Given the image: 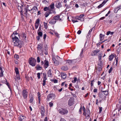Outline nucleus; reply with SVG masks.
Masks as SVG:
<instances>
[{
    "label": "nucleus",
    "mask_w": 121,
    "mask_h": 121,
    "mask_svg": "<svg viewBox=\"0 0 121 121\" xmlns=\"http://www.w3.org/2000/svg\"><path fill=\"white\" fill-rule=\"evenodd\" d=\"M34 99V98L33 97V96H32L31 97V98H30V99L29 100L30 102V103H32Z\"/></svg>",
    "instance_id": "45"
},
{
    "label": "nucleus",
    "mask_w": 121,
    "mask_h": 121,
    "mask_svg": "<svg viewBox=\"0 0 121 121\" xmlns=\"http://www.w3.org/2000/svg\"><path fill=\"white\" fill-rule=\"evenodd\" d=\"M77 59L72 60V64L75 63L78 60H77Z\"/></svg>",
    "instance_id": "43"
},
{
    "label": "nucleus",
    "mask_w": 121,
    "mask_h": 121,
    "mask_svg": "<svg viewBox=\"0 0 121 121\" xmlns=\"http://www.w3.org/2000/svg\"><path fill=\"white\" fill-rule=\"evenodd\" d=\"M43 10L45 11H46L48 10L49 11V10H50V9L49 7H46L44 8Z\"/></svg>",
    "instance_id": "35"
},
{
    "label": "nucleus",
    "mask_w": 121,
    "mask_h": 121,
    "mask_svg": "<svg viewBox=\"0 0 121 121\" xmlns=\"http://www.w3.org/2000/svg\"><path fill=\"white\" fill-rule=\"evenodd\" d=\"M60 17V16L59 15H57L54 16L53 17V19L56 21V20H58L59 19Z\"/></svg>",
    "instance_id": "22"
},
{
    "label": "nucleus",
    "mask_w": 121,
    "mask_h": 121,
    "mask_svg": "<svg viewBox=\"0 0 121 121\" xmlns=\"http://www.w3.org/2000/svg\"><path fill=\"white\" fill-rule=\"evenodd\" d=\"M86 112H87L86 113V114H90V112L89 108H87L86 110Z\"/></svg>",
    "instance_id": "48"
},
{
    "label": "nucleus",
    "mask_w": 121,
    "mask_h": 121,
    "mask_svg": "<svg viewBox=\"0 0 121 121\" xmlns=\"http://www.w3.org/2000/svg\"><path fill=\"white\" fill-rule=\"evenodd\" d=\"M26 33H23L22 35V36L25 40H26Z\"/></svg>",
    "instance_id": "28"
},
{
    "label": "nucleus",
    "mask_w": 121,
    "mask_h": 121,
    "mask_svg": "<svg viewBox=\"0 0 121 121\" xmlns=\"http://www.w3.org/2000/svg\"><path fill=\"white\" fill-rule=\"evenodd\" d=\"M34 10L35 11H34V12H35L37 10V7L35 6H34L32 9H31L30 10Z\"/></svg>",
    "instance_id": "32"
},
{
    "label": "nucleus",
    "mask_w": 121,
    "mask_h": 121,
    "mask_svg": "<svg viewBox=\"0 0 121 121\" xmlns=\"http://www.w3.org/2000/svg\"><path fill=\"white\" fill-rule=\"evenodd\" d=\"M37 77L38 79H40V74L39 73H37Z\"/></svg>",
    "instance_id": "55"
},
{
    "label": "nucleus",
    "mask_w": 121,
    "mask_h": 121,
    "mask_svg": "<svg viewBox=\"0 0 121 121\" xmlns=\"http://www.w3.org/2000/svg\"><path fill=\"white\" fill-rule=\"evenodd\" d=\"M101 92H102L105 95H107L108 94V91H103L102 90L101 91Z\"/></svg>",
    "instance_id": "24"
},
{
    "label": "nucleus",
    "mask_w": 121,
    "mask_h": 121,
    "mask_svg": "<svg viewBox=\"0 0 121 121\" xmlns=\"http://www.w3.org/2000/svg\"><path fill=\"white\" fill-rule=\"evenodd\" d=\"M44 25V27L46 29H47L48 26L47 25V23H46L44 22L43 23Z\"/></svg>",
    "instance_id": "39"
},
{
    "label": "nucleus",
    "mask_w": 121,
    "mask_h": 121,
    "mask_svg": "<svg viewBox=\"0 0 121 121\" xmlns=\"http://www.w3.org/2000/svg\"><path fill=\"white\" fill-rule=\"evenodd\" d=\"M39 24H36V23H35V28L36 29H37L38 28L39 26Z\"/></svg>",
    "instance_id": "57"
},
{
    "label": "nucleus",
    "mask_w": 121,
    "mask_h": 121,
    "mask_svg": "<svg viewBox=\"0 0 121 121\" xmlns=\"http://www.w3.org/2000/svg\"><path fill=\"white\" fill-rule=\"evenodd\" d=\"M28 92L26 90H24L22 92V94L23 98L24 99L27 98V96Z\"/></svg>",
    "instance_id": "4"
},
{
    "label": "nucleus",
    "mask_w": 121,
    "mask_h": 121,
    "mask_svg": "<svg viewBox=\"0 0 121 121\" xmlns=\"http://www.w3.org/2000/svg\"><path fill=\"white\" fill-rule=\"evenodd\" d=\"M49 105L50 107H51L53 106V103L51 102H50L49 104Z\"/></svg>",
    "instance_id": "56"
},
{
    "label": "nucleus",
    "mask_w": 121,
    "mask_h": 121,
    "mask_svg": "<svg viewBox=\"0 0 121 121\" xmlns=\"http://www.w3.org/2000/svg\"><path fill=\"white\" fill-rule=\"evenodd\" d=\"M36 69L37 70H40L41 69L42 67H41L39 65H36Z\"/></svg>",
    "instance_id": "27"
},
{
    "label": "nucleus",
    "mask_w": 121,
    "mask_h": 121,
    "mask_svg": "<svg viewBox=\"0 0 121 121\" xmlns=\"http://www.w3.org/2000/svg\"><path fill=\"white\" fill-rule=\"evenodd\" d=\"M49 14L48 12L47 11L45 13L44 15L45 16V17H47L49 15Z\"/></svg>",
    "instance_id": "42"
},
{
    "label": "nucleus",
    "mask_w": 121,
    "mask_h": 121,
    "mask_svg": "<svg viewBox=\"0 0 121 121\" xmlns=\"http://www.w3.org/2000/svg\"><path fill=\"white\" fill-rule=\"evenodd\" d=\"M66 63H68L69 64H72V60H67Z\"/></svg>",
    "instance_id": "36"
},
{
    "label": "nucleus",
    "mask_w": 121,
    "mask_h": 121,
    "mask_svg": "<svg viewBox=\"0 0 121 121\" xmlns=\"http://www.w3.org/2000/svg\"><path fill=\"white\" fill-rule=\"evenodd\" d=\"M55 97V95L51 93L49 94L47 97V100L48 101L50 98H52Z\"/></svg>",
    "instance_id": "8"
},
{
    "label": "nucleus",
    "mask_w": 121,
    "mask_h": 121,
    "mask_svg": "<svg viewBox=\"0 0 121 121\" xmlns=\"http://www.w3.org/2000/svg\"><path fill=\"white\" fill-rule=\"evenodd\" d=\"M36 63V60L34 58L31 57L29 58V64L32 66H35Z\"/></svg>",
    "instance_id": "3"
},
{
    "label": "nucleus",
    "mask_w": 121,
    "mask_h": 121,
    "mask_svg": "<svg viewBox=\"0 0 121 121\" xmlns=\"http://www.w3.org/2000/svg\"><path fill=\"white\" fill-rule=\"evenodd\" d=\"M74 98H70L68 101V105L69 106H71L73 105V101L74 100Z\"/></svg>",
    "instance_id": "7"
},
{
    "label": "nucleus",
    "mask_w": 121,
    "mask_h": 121,
    "mask_svg": "<svg viewBox=\"0 0 121 121\" xmlns=\"http://www.w3.org/2000/svg\"><path fill=\"white\" fill-rule=\"evenodd\" d=\"M58 111L62 115H66L68 112V110L65 108H60L58 109Z\"/></svg>",
    "instance_id": "2"
},
{
    "label": "nucleus",
    "mask_w": 121,
    "mask_h": 121,
    "mask_svg": "<svg viewBox=\"0 0 121 121\" xmlns=\"http://www.w3.org/2000/svg\"><path fill=\"white\" fill-rule=\"evenodd\" d=\"M42 31L41 28V25H40L39 27V29L38 30V31Z\"/></svg>",
    "instance_id": "62"
},
{
    "label": "nucleus",
    "mask_w": 121,
    "mask_h": 121,
    "mask_svg": "<svg viewBox=\"0 0 121 121\" xmlns=\"http://www.w3.org/2000/svg\"><path fill=\"white\" fill-rule=\"evenodd\" d=\"M103 64L102 62V61L101 60H99L98 62V66H103Z\"/></svg>",
    "instance_id": "30"
},
{
    "label": "nucleus",
    "mask_w": 121,
    "mask_h": 121,
    "mask_svg": "<svg viewBox=\"0 0 121 121\" xmlns=\"http://www.w3.org/2000/svg\"><path fill=\"white\" fill-rule=\"evenodd\" d=\"M18 35L20 37L19 34L17 33L16 31L14 32L11 35L14 43V45L19 48H21L24 43L21 40H19L18 38L15 35Z\"/></svg>",
    "instance_id": "1"
},
{
    "label": "nucleus",
    "mask_w": 121,
    "mask_h": 121,
    "mask_svg": "<svg viewBox=\"0 0 121 121\" xmlns=\"http://www.w3.org/2000/svg\"><path fill=\"white\" fill-rule=\"evenodd\" d=\"M26 117L23 116H20L19 118V121H24V120Z\"/></svg>",
    "instance_id": "16"
},
{
    "label": "nucleus",
    "mask_w": 121,
    "mask_h": 121,
    "mask_svg": "<svg viewBox=\"0 0 121 121\" xmlns=\"http://www.w3.org/2000/svg\"><path fill=\"white\" fill-rule=\"evenodd\" d=\"M102 67L101 66H98V71L100 72L102 70Z\"/></svg>",
    "instance_id": "37"
},
{
    "label": "nucleus",
    "mask_w": 121,
    "mask_h": 121,
    "mask_svg": "<svg viewBox=\"0 0 121 121\" xmlns=\"http://www.w3.org/2000/svg\"><path fill=\"white\" fill-rule=\"evenodd\" d=\"M118 10H118V9H117V7L114 9V12L115 13H116L117 12Z\"/></svg>",
    "instance_id": "53"
},
{
    "label": "nucleus",
    "mask_w": 121,
    "mask_h": 121,
    "mask_svg": "<svg viewBox=\"0 0 121 121\" xmlns=\"http://www.w3.org/2000/svg\"><path fill=\"white\" fill-rule=\"evenodd\" d=\"M106 3L105 2V1L104 2V1L101 4H100L98 6V9H99L103 7Z\"/></svg>",
    "instance_id": "21"
},
{
    "label": "nucleus",
    "mask_w": 121,
    "mask_h": 121,
    "mask_svg": "<svg viewBox=\"0 0 121 121\" xmlns=\"http://www.w3.org/2000/svg\"><path fill=\"white\" fill-rule=\"evenodd\" d=\"M99 51L100 50L98 49L92 52V56L96 55L97 53L99 52Z\"/></svg>",
    "instance_id": "15"
},
{
    "label": "nucleus",
    "mask_w": 121,
    "mask_h": 121,
    "mask_svg": "<svg viewBox=\"0 0 121 121\" xmlns=\"http://www.w3.org/2000/svg\"><path fill=\"white\" fill-rule=\"evenodd\" d=\"M116 107L118 109V110L119 111L121 110V105L120 104H117L116 105Z\"/></svg>",
    "instance_id": "25"
},
{
    "label": "nucleus",
    "mask_w": 121,
    "mask_h": 121,
    "mask_svg": "<svg viewBox=\"0 0 121 121\" xmlns=\"http://www.w3.org/2000/svg\"><path fill=\"white\" fill-rule=\"evenodd\" d=\"M54 3H52L51 5H50V9L49 11H52V10L54 9Z\"/></svg>",
    "instance_id": "12"
},
{
    "label": "nucleus",
    "mask_w": 121,
    "mask_h": 121,
    "mask_svg": "<svg viewBox=\"0 0 121 121\" xmlns=\"http://www.w3.org/2000/svg\"><path fill=\"white\" fill-rule=\"evenodd\" d=\"M52 59L53 62L55 65L57 66L59 64V61L57 60L54 57L52 58Z\"/></svg>",
    "instance_id": "9"
},
{
    "label": "nucleus",
    "mask_w": 121,
    "mask_h": 121,
    "mask_svg": "<svg viewBox=\"0 0 121 121\" xmlns=\"http://www.w3.org/2000/svg\"><path fill=\"white\" fill-rule=\"evenodd\" d=\"M118 57H117V58H116V57L115 58V59L116 60V65H117V64H118Z\"/></svg>",
    "instance_id": "54"
},
{
    "label": "nucleus",
    "mask_w": 121,
    "mask_h": 121,
    "mask_svg": "<svg viewBox=\"0 0 121 121\" xmlns=\"http://www.w3.org/2000/svg\"><path fill=\"white\" fill-rule=\"evenodd\" d=\"M56 4L55 6L57 8H59L62 6L60 2L56 1Z\"/></svg>",
    "instance_id": "11"
},
{
    "label": "nucleus",
    "mask_w": 121,
    "mask_h": 121,
    "mask_svg": "<svg viewBox=\"0 0 121 121\" xmlns=\"http://www.w3.org/2000/svg\"><path fill=\"white\" fill-rule=\"evenodd\" d=\"M15 71L16 74H19V71L18 69L16 67L15 69Z\"/></svg>",
    "instance_id": "33"
},
{
    "label": "nucleus",
    "mask_w": 121,
    "mask_h": 121,
    "mask_svg": "<svg viewBox=\"0 0 121 121\" xmlns=\"http://www.w3.org/2000/svg\"><path fill=\"white\" fill-rule=\"evenodd\" d=\"M48 12L49 14H52V13L54 14H55L56 13V12L54 11H52V12H51V11H49Z\"/></svg>",
    "instance_id": "47"
},
{
    "label": "nucleus",
    "mask_w": 121,
    "mask_h": 121,
    "mask_svg": "<svg viewBox=\"0 0 121 121\" xmlns=\"http://www.w3.org/2000/svg\"><path fill=\"white\" fill-rule=\"evenodd\" d=\"M24 6L23 4H20V5H18L17 9L18 11L20 13L23 12V8Z\"/></svg>",
    "instance_id": "5"
},
{
    "label": "nucleus",
    "mask_w": 121,
    "mask_h": 121,
    "mask_svg": "<svg viewBox=\"0 0 121 121\" xmlns=\"http://www.w3.org/2000/svg\"><path fill=\"white\" fill-rule=\"evenodd\" d=\"M77 78L76 77H74V80H72V82L73 83H75L77 81Z\"/></svg>",
    "instance_id": "40"
},
{
    "label": "nucleus",
    "mask_w": 121,
    "mask_h": 121,
    "mask_svg": "<svg viewBox=\"0 0 121 121\" xmlns=\"http://www.w3.org/2000/svg\"><path fill=\"white\" fill-rule=\"evenodd\" d=\"M117 8L118 9V10H119L120 9H121V4L120 5L118 6Z\"/></svg>",
    "instance_id": "64"
},
{
    "label": "nucleus",
    "mask_w": 121,
    "mask_h": 121,
    "mask_svg": "<svg viewBox=\"0 0 121 121\" xmlns=\"http://www.w3.org/2000/svg\"><path fill=\"white\" fill-rule=\"evenodd\" d=\"M104 35H103L101 33L99 35V39L100 41H102L104 38Z\"/></svg>",
    "instance_id": "20"
},
{
    "label": "nucleus",
    "mask_w": 121,
    "mask_h": 121,
    "mask_svg": "<svg viewBox=\"0 0 121 121\" xmlns=\"http://www.w3.org/2000/svg\"><path fill=\"white\" fill-rule=\"evenodd\" d=\"M5 84H6L7 86H8V87L9 88H10V84L8 82L7 80H6V81L5 82Z\"/></svg>",
    "instance_id": "41"
},
{
    "label": "nucleus",
    "mask_w": 121,
    "mask_h": 121,
    "mask_svg": "<svg viewBox=\"0 0 121 121\" xmlns=\"http://www.w3.org/2000/svg\"><path fill=\"white\" fill-rule=\"evenodd\" d=\"M112 69H113L112 68V67H111L110 68V69L109 70L108 73H110L112 71Z\"/></svg>",
    "instance_id": "60"
},
{
    "label": "nucleus",
    "mask_w": 121,
    "mask_h": 121,
    "mask_svg": "<svg viewBox=\"0 0 121 121\" xmlns=\"http://www.w3.org/2000/svg\"><path fill=\"white\" fill-rule=\"evenodd\" d=\"M16 77L17 78L18 80H20V78L19 75V74H16Z\"/></svg>",
    "instance_id": "49"
},
{
    "label": "nucleus",
    "mask_w": 121,
    "mask_h": 121,
    "mask_svg": "<svg viewBox=\"0 0 121 121\" xmlns=\"http://www.w3.org/2000/svg\"><path fill=\"white\" fill-rule=\"evenodd\" d=\"M85 116L86 118L87 119H88V118H89L90 117V114H86V113H85Z\"/></svg>",
    "instance_id": "44"
},
{
    "label": "nucleus",
    "mask_w": 121,
    "mask_h": 121,
    "mask_svg": "<svg viewBox=\"0 0 121 121\" xmlns=\"http://www.w3.org/2000/svg\"><path fill=\"white\" fill-rule=\"evenodd\" d=\"M44 62L45 63L44 64V68L45 69L46 68L48 67L49 65L48 61V60H46L44 61Z\"/></svg>",
    "instance_id": "13"
},
{
    "label": "nucleus",
    "mask_w": 121,
    "mask_h": 121,
    "mask_svg": "<svg viewBox=\"0 0 121 121\" xmlns=\"http://www.w3.org/2000/svg\"><path fill=\"white\" fill-rule=\"evenodd\" d=\"M38 96V98H40V97L41 96L40 93V92H38L37 93Z\"/></svg>",
    "instance_id": "59"
},
{
    "label": "nucleus",
    "mask_w": 121,
    "mask_h": 121,
    "mask_svg": "<svg viewBox=\"0 0 121 121\" xmlns=\"http://www.w3.org/2000/svg\"><path fill=\"white\" fill-rule=\"evenodd\" d=\"M40 23V20L39 18L37 19L36 21V22L35 23L36 24H39Z\"/></svg>",
    "instance_id": "46"
},
{
    "label": "nucleus",
    "mask_w": 121,
    "mask_h": 121,
    "mask_svg": "<svg viewBox=\"0 0 121 121\" xmlns=\"http://www.w3.org/2000/svg\"><path fill=\"white\" fill-rule=\"evenodd\" d=\"M14 58H15L17 59H19V57L18 55L17 54H15L14 55Z\"/></svg>",
    "instance_id": "38"
},
{
    "label": "nucleus",
    "mask_w": 121,
    "mask_h": 121,
    "mask_svg": "<svg viewBox=\"0 0 121 121\" xmlns=\"http://www.w3.org/2000/svg\"><path fill=\"white\" fill-rule=\"evenodd\" d=\"M37 62L38 63H39L40 62V58L39 57H38L37 58Z\"/></svg>",
    "instance_id": "58"
},
{
    "label": "nucleus",
    "mask_w": 121,
    "mask_h": 121,
    "mask_svg": "<svg viewBox=\"0 0 121 121\" xmlns=\"http://www.w3.org/2000/svg\"><path fill=\"white\" fill-rule=\"evenodd\" d=\"M47 79V78L46 77H43V86H44L46 84L45 82H46V80Z\"/></svg>",
    "instance_id": "26"
},
{
    "label": "nucleus",
    "mask_w": 121,
    "mask_h": 121,
    "mask_svg": "<svg viewBox=\"0 0 121 121\" xmlns=\"http://www.w3.org/2000/svg\"><path fill=\"white\" fill-rule=\"evenodd\" d=\"M47 74L48 75V76L49 77H52V73L51 72V69H49L48 72Z\"/></svg>",
    "instance_id": "23"
},
{
    "label": "nucleus",
    "mask_w": 121,
    "mask_h": 121,
    "mask_svg": "<svg viewBox=\"0 0 121 121\" xmlns=\"http://www.w3.org/2000/svg\"><path fill=\"white\" fill-rule=\"evenodd\" d=\"M85 15L84 14H81L78 17H79V18H83V17H84Z\"/></svg>",
    "instance_id": "50"
},
{
    "label": "nucleus",
    "mask_w": 121,
    "mask_h": 121,
    "mask_svg": "<svg viewBox=\"0 0 121 121\" xmlns=\"http://www.w3.org/2000/svg\"><path fill=\"white\" fill-rule=\"evenodd\" d=\"M42 31H38L37 33L38 36L41 37L43 35V33Z\"/></svg>",
    "instance_id": "31"
},
{
    "label": "nucleus",
    "mask_w": 121,
    "mask_h": 121,
    "mask_svg": "<svg viewBox=\"0 0 121 121\" xmlns=\"http://www.w3.org/2000/svg\"><path fill=\"white\" fill-rule=\"evenodd\" d=\"M28 7H27V8H24V10H25V11H26L25 13H24V14H26V15L27 14V12L29 11H30L31 10H29V9H28L27 8Z\"/></svg>",
    "instance_id": "34"
},
{
    "label": "nucleus",
    "mask_w": 121,
    "mask_h": 121,
    "mask_svg": "<svg viewBox=\"0 0 121 121\" xmlns=\"http://www.w3.org/2000/svg\"><path fill=\"white\" fill-rule=\"evenodd\" d=\"M92 29H90V30H89V32L88 33L87 35L88 36L89 35H90V33L92 31Z\"/></svg>",
    "instance_id": "63"
},
{
    "label": "nucleus",
    "mask_w": 121,
    "mask_h": 121,
    "mask_svg": "<svg viewBox=\"0 0 121 121\" xmlns=\"http://www.w3.org/2000/svg\"><path fill=\"white\" fill-rule=\"evenodd\" d=\"M61 69L62 70L64 71H66L68 69V68L67 65L62 66Z\"/></svg>",
    "instance_id": "17"
},
{
    "label": "nucleus",
    "mask_w": 121,
    "mask_h": 121,
    "mask_svg": "<svg viewBox=\"0 0 121 121\" xmlns=\"http://www.w3.org/2000/svg\"><path fill=\"white\" fill-rule=\"evenodd\" d=\"M114 55L112 54L110 55L108 59L109 61H111L113 59L114 57Z\"/></svg>",
    "instance_id": "29"
},
{
    "label": "nucleus",
    "mask_w": 121,
    "mask_h": 121,
    "mask_svg": "<svg viewBox=\"0 0 121 121\" xmlns=\"http://www.w3.org/2000/svg\"><path fill=\"white\" fill-rule=\"evenodd\" d=\"M56 21L54 19L51 20L49 22V23L51 24H54L56 22Z\"/></svg>",
    "instance_id": "19"
},
{
    "label": "nucleus",
    "mask_w": 121,
    "mask_h": 121,
    "mask_svg": "<svg viewBox=\"0 0 121 121\" xmlns=\"http://www.w3.org/2000/svg\"><path fill=\"white\" fill-rule=\"evenodd\" d=\"M43 44L41 43H39L37 47L38 50H42Z\"/></svg>",
    "instance_id": "14"
},
{
    "label": "nucleus",
    "mask_w": 121,
    "mask_h": 121,
    "mask_svg": "<svg viewBox=\"0 0 121 121\" xmlns=\"http://www.w3.org/2000/svg\"><path fill=\"white\" fill-rule=\"evenodd\" d=\"M77 19H78L79 20H80V21L81 22H82V21H83L84 20V19L83 18H79V17H78V18H77Z\"/></svg>",
    "instance_id": "51"
},
{
    "label": "nucleus",
    "mask_w": 121,
    "mask_h": 121,
    "mask_svg": "<svg viewBox=\"0 0 121 121\" xmlns=\"http://www.w3.org/2000/svg\"><path fill=\"white\" fill-rule=\"evenodd\" d=\"M52 81H53V82L54 83H56L58 82V80L56 79H55L54 80H52Z\"/></svg>",
    "instance_id": "61"
},
{
    "label": "nucleus",
    "mask_w": 121,
    "mask_h": 121,
    "mask_svg": "<svg viewBox=\"0 0 121 121\" xmlns=\"http://www.w3.org/2000/svg\"><path fill=\"white\" fill-rule=\"evenodd\" d=\"M102 92L101 91L99 93V96L100 98L102 99V100H105L106 97V96L104 95Z\"/></svg>",
    "instance_id": "6"
},
{
    "label": "nucleus",
    "mask_w": 121,
    "mask_h": 121,
    "mask_svg": "<svg viewBox=\"0 0 121 121\" xmlns=\"http://www.w3.org/2000/svg\"><path fill=\"white\" fill-rule=\"evenodd\" d=\"M99 114L101 113L102 112V107H99Z\"/></svg>",
    "instance_id": "52"
},
{
    "label": "nucleus",
    "mask_w": 121,
    "mask_h": 121,
    "mask_svg": "<svg viewBox=\"0 0 121 121\" xmlns=\"http://www.w3.org/2000/svg\"><path fill=\"white\" fill-rule=\"evenodd\" d=\"M41 112L42 117H43L45 115V110L44 107L43 106H42L41 107Z\"/></svg>",
    "instance_id": "10"
},
{
    "label": "nucleus",
    "mask_w": 121,
    "mask_h": 121,
    "mask_svg": "<svg viewBox=\"0 0 121 121\" xmlns=\"http://www.w3.org/2000/svg\"><path fill=\"white\" fill-rule=\"evenodd\" d=\"M62 78L63 79H65L66 78V74L64 73H61V74Z\"/></svg>",
    "instance_id": "18"
}]
</instances>
